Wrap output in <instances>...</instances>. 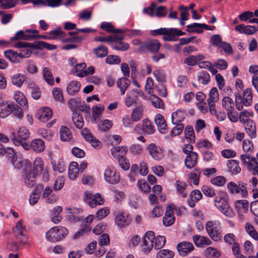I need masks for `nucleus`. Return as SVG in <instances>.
<instances>
[{
  "instance_id": "nucleus-1",
  "label": "nucleus",
  "mask_w": 258,
  "mask_h": 258,
  "mask_svg": "<svg viewBox=\"0 0 258 258\" xmlns=\"http://www.w3.org/2000/svg\"><path fill=\"white\" fill-rule=\"evenodd\" d=\"M23 221L20 220L16 226L13 228V233L15 237L16 241L10 243L12 250H18L20 244L24 245L27 243V236L25 234V226L23 225Z\"/></svg>"
},
{
  "instance_id": "nucleus-2",
  "label": "nucleus",
  "mask_w": 258,
  "mask_h": 258,
  "mask_svg": "<svg viewBox=\"0 0 258 258\" xmlns=\"http://www.w3.org/2000/svg\"><path fill=\"white\" fill-rule=\"evenodd\" d=\"M68 233V230L66 227L55 226L50 228L46 233L45 237L50 242H58L63 240Z\"/></svg>"
},
{
  "instance_id": "nucleus-3",
  "label": "nucleus",
  "mask_w": 258,
  "mask_h": 258,
  "mask_svg": "<svg viewBox=\"0 0 258 258\" xmlns=\"http://www.w3.org/2000/svg\"><path fill=\"white\" fill-rule=\"evenodd\" d=\"M235 105L238 110L242 109L243 105L248 106L252 102V94L251 90L247 88L243 91L242 97L239 92L235 93Z\"/></svg>"
},
{
  "instance_id": "nucleus-4",
  "label": "nucleus",
  "mask_w": 258,
  "mask_h": 258,
  "mask_svg": "<svg viewBox=\"0 0 258 258\" xmlns=\"http://www.w3.org/2000/svg\"><path fill=\"white\" fill-rule=\"evenodd\" d=\"M240 159L247 169L251 172L253 175L258 174V162L255 157L246 153L241 155Z\"/></svg>"
},
{
  "instance_id": "nucleus-5",
  "label": "nucleus",
  "mask_w": 258,
  "mask_h": 258,
  "mask_svg": "<svg viewBox=\"0 0 258 258\" xmlns=\"http://www.w3.org/2000/svg\"><path fill=\"white\" fill-rule=\"evenodd\" d=\"M214 203L215 206L226 216L232 217L234 215L232 209L222 195L217 196L214 199Z\"/></svg>"
},
{
  "instance_id": "nucleus-6",
  "label": "nucleus",
  "mask_w": 258,
  "mask_h": 258,
  "mask_svg": "<svg viewBox=\"0 0 258 258\" xmlns=\"http://www.w3.org/2000/svg\"><path fill=\"white\" fill-rule=\"evenodd\" d=\"M247 183L242 181H238L237 183L230 182L227 187L231 194H240L243 197L247 196Z\"/></svg>"
},
{
  "instance_id": "nucleus-7",
  "label": "nucleus",
  "mask_w": 258,
  "mask_h": 258,
  "mask_svg": "<svg viewBox=\"0 0 258 258\" xmlns=\"http://www.w3.org/2000/svg\"><path fill=\"white\" fill-rule=\"evenodd\" d=\"M84 200L92 208L97 205H103L104 203V199L101 198L100 194L96 193L93 195L88 191L85 192Z\"/></svg>"
},
{
  "instance_id": "nucleus-8",
  "label": "nucleus",
  "mask_w": 258,
  "mask_h": 258,
  "mask_svg": "<svg viewBox=\"0 0 258 258\" xmlns=\"http://www.w3.org/2000/svg\"><path fill=\"white\" fill-rule=\"evenodd\" d=\"M12 164L15 168L22 169L24 172L31 168V162L20 154L15 159H12Z\"/></svg>"
},
{
  "instance_id": "nucleus-9",
  "label": "nucleus",
  "mask_w": 258,
  "mask_h": 258,
  "mask_svg": "<svg viewBox=\"0 0 258 258\" xmlns=\"http://www.w3.org/2000/svg\"><path fill=\"white\" fill-rule=\"evenodd\" d=\"M38 32L37 30L28 29L25 32L20 30L15 34L14 37L11 38V40L12 41L20 39L31 40L34 39L35 34H37Z\"/></svg>"
},
{
  "instance_id": "nucleus-10",
  "label": "nucleus",
  "mask_w": 258,
  "mask_h": 258,
  "mask_svg": "<svg viewBox=\"0 0 258 258\" xmlns=\"http://www.w3.org/2000/svg\"><path fill=\"white\" fill-rule=\"evenodd\" d=\"M155 239L154 233L149 231L146 232L143 239V251L145 253H149L152 249L154 245V239Z\"/></svg>"
},
{
  "instance_id": "nucleus-11",
  "label": "nucleus",
  "mask_w": 258,
  "mask_h": 258,
  "mask_svg": "<svg viewBox=\"0 0 258 258\" xmlns=\"http://www.w3.org/2000/svg\"><path fill=\"white\" fill-rule=\"evenodd\" d=\"M104 177L105 181L110 184H116L120 180L119 173L113 168L107 167L104 171Z\"/></svg>"
},
{
  "instance_id": "nucleus-12",
  "label": "nucleus",
  "mask_w": 258,
  "mask_h": 258,
  "mask_svg": "<svg viewBox=\"0 0 258 258\" xmlns=\"http://www.w3.org/2000/svg\"><path fill=\"white\" fill-rule=\"evenodd\" d=\"M176 248L179 254L183 257L187 255L195 249V247L191 243L186 241L179 243L177 245Z\"/></svg>"
},
{
  "instance_id": "nucleus-13",
  "label": "nucleus",
  "mask_w": 258,
  "mask_h": 258,
  "mask_svg": "<svg viewBox=\"0 0 258 258\" xmlns=\"http://www.w3.org/2000/svg\"><path fill=\"white\" fill-rule=\"evenodd\" d=\"M132 221V217L127 213L121 212L116 215L115 222L120 227H124L130 224Z\"/></svg>"
},
{
  "instance_id": "nucleus-14",
  "label": "nucleus",
  "mask_w": 258,
  "mask_h": 258,
  "mask_svg": "<svg viewBox=\"0 0 258 258\" xmlns=\"http://www.w3.org/2000/svg\"><path fill=\"white\" fill-rule=\"evenodd\" d=\"M141 129L143 133L146 135H152L155 131V128L152 122L148 119H145L142 121V126L137 125L135 126V130Z\"/></svg>"
},
{
  "instance_id": "nucleus-15",
  "label": "nucleus",
  "mask_w": 258,
  "mask_h": 258,
  "mask_svg": "<svg viewBox=\"0 0 258 258\" xmlns=\"http://www.w3.org/2000/svg\"><path fill=\"white\" fill-rule=\"evenodd\" d=\"M42 198L45 199L46 203L51 204L56 202L58 196L57 194L52 192V189L48 186L43 188L42 190Z\"/></svg>"
},
{
  "instance_id": "nucleus-16",
  "label": "nucleus",
  "mask_w": 258,
  "mask_h": 258,
  "mask_svg": "<svg viewBox=\"0 0 258 258\" xmlns=\"http://www.w3.org/2000/svg\"><path fill=\"white\" fill-rule=\"evenodd\" d=\"M14 104L8 101H3L0 103V117L5 118L12 112V109L15 108Z\"/></svg>"
},
{
  "instance_id": "nucleus-17",
  "label": "nucleus",
  "mask_w": 258,
  "mask_h": 258,
  "mask_svg": "<svg viewBox=\"0 0 258 258\" xmlns=\"http://www.w3.org/2000/svg\"><path fill=\"white\" fill-rule=\"evenodd\" d=\"M4 54L11 62L15 63L20 62L24 58L22 52L18 53L11 49L5 51Z\"/></svg>"
},
{
  "instance_id": "nucleus-18",
  "label": "nucleus",
  "mask_w": 258,
  "mask_h": 258,
  "mask_svg": "<svg viewBox=\"0 0 258 258\" xmlns=\"http://www.w3.org/2000/svg\"><path fill=\"white\" fill-rule=\"evenodd\" d=\"M140 95V91L133 89L131 90L127 95L125 99V105L127 107H130L137 103L139 96Z\"/></svg>"
},
{
  "instance_id": "nucleus-19",
  "label": "nucleus",
  "mask_w": 258,
  "mask_h": 258,
  "mask_svg": "<svg viewBox=\"0 0 258 258\" xmlns=\"http://www.w3.org/2000/svg\"><path fill=\"white\" fill-rule=\"evenodd\" d=\"M36 175L32 172L31 169L24 171L23 177L25 185L29 187H33L36 183Z\"/></svg>"
},
{
  "instance_id": "nucleus-20",
  "label": "nucleus",
  "mask_w": 258,
  "mask_h": 258,
  "mask_svg": "<svg viewBox=\"0 0 258 258\" xmlns=\"http://www.w3.org/2000/svg\"><path fill=\"white\" fill-rule=\"evenodd\" d=\"M82 135L84 138L88 142L92 144L93 147L95 148L100 147L101 145L100 142L97 140L90 133L87 128H84L82 131Z\"/></svg>"
},
{
  "instance_id": "nucleus-21",
  "label": "nucleus",
  "mask_w": 258,
  "mask_h": 258,
  "mask_svg": "<svg viewBox=\"0 0 258 258\" xmlns=\"http://www.w3.org/2000/svg\"><path fill=\"white\" fill-rule=\"evenodd\" d=\"M52 111L48 107H44L40 109L36 114L37 118L42 122L47 121L52 116Z\"/></svg>"
},
{
  "instance_id": "nucleus-22",
  "label": "nucleus",
  "mask_w": 258,
  "mask_h": 258,
  "mask_svg": "<svg viewBox=\"0 0 258 258\" xmlns=\"http://www.w3.org/2000/svg\"><path fill=\"white\" fill-rule=\"evenodd\" d=\"M175 221V218L171 205H168L166 208L165 215L163 218V224L165 226H170L172 225Z\"/></svg>"
},
{
  "instance_id": "nucleus-23",
  "label": "nucleus",
  "mask_w": 258,
  "mask_h": 258,
  "mask_svg": "<svg viewBox=\"0 0 258 258\" xmlns=\"http://www.w3.org/2000/svg\"><path fill=\"white\" fill-rule=\"evenodd\" d=\"M154 120L159 131L161 134H165L167 132L168 130L166 121L162 115L157 114L155 116Z\"/></svg>"
},
{
  "instance_id": "nucleus-24",
  "label": "nucleus",
  "mask_w": 258,
  "mask_h": 258,
  "mask_svg": "<svg viewBox=\"0 0 258 258\" xmlns=\"http://www.w3.org/2000/svg\"><path fill=\"white\" fill-rule=\"evenodd\" d=\"M44 186L42 184H39L37 185L36 188L31 194L29 198V203L31 205H35L39 199L40 198V194L42 191Z\"/></svg>"
},
{
  "instance_id": "nucleus-25",
  "label": "nucleus",
  "mask_w": 258,
  "mask_h": 258,
  "mask_svg": "<svg viewBox=\"0 0 258 258\" xmlns=\"http://www.w3.org/2000/svg\"><path fill=\"white\" fill-rule=\"evenodd\" d=\"M29 137V132L28 130L25 128L22 127L19 129L16 134L13 133L11 138L13 141L14 140H25Z\"/></svg>"
},
{
  "instance_id": "nucleus-26",
  "label": "nucleus",
  "mask_w": 258,
  "mask_h": 258,
  "mask_svg": "<svg viewBox=\"0 0 258 258\" xmlns=\"http://www.w3.org/2000/svg\"><path fill=\"white\" fill-rule=\"evenodd\" d=\"M148 149L150 154L155 160H159L162 158V150L154 144H150L148 147Z\"/></svg>"
},
{
  "instance_id": "nucleus-27",
  "label": "nucleus",
  "mask_w": 258,
  "mask_h": 258,
  "mask_svg": "<svg viewBox=\"0 0 258 258\" xmlns=\"http://www.w3.org/2000/svg\"><path fill=\"white\" fill-rule=\"evenodd\" d=\"M235 29L240 33H244L247 35H252L257 31L256 28L255 26L250 25L244 26L243 24L236 25Z\"/></svg>"
},
{
  "instance_id": "nucleus-28",
  "label": "nucleus",
  "mask_w": 258,
  "mask_h": 258,
  "mask_svg": "<svg viewBox=\"0 0 258 258\" xmlns=\"http://www.w3.org/2000/svg\"><path fill=\"white\" fill-rule=\"evenodd\" d=\"M244 123L245 128L247 134L251 138H255L256 134V128L255 123L251 119L247 120Z\"/></svg>"
},
{
  "instance_id": "nucleus-29",
  "label": "nucleus",
  "mask_w": 258,
  "mask_h": 258,
  "mask_svg": "<svg viewBox=\"0 0 258 258\" xmlns=\"http://www.w3.org/2000/svg\"><path fill=\"white\" fill-rule=\"evenodd\" d=\"M198 154L196 152L191 153L186 155L184 163L187 168L191 169L195 167L197 163Z\"/></svg>"
},
{
  "instance_id": "nucleus-30",
  "label": "nucleus",
  "mask_w": 258,
  "mask_h": 258,
  "mask_svg": "<svg viewBox=\"0 0 258 258\" xmlns=\"http://www.w3.org/2000/svg\"><path fill=\"white\" fill-rule=\"evenodd\" d=\"M202 198L201 192L197 189L192 190L190 194V198L187 200V204L189 207L193 208L195 202L199 201Z\"/></svg>"
},
{
  "instance_id": "nucleus-31",
  "label": "nucleus",
  "mask_w": 258,
  "mask_h": 258,
  "mask_svg": "<svg viewBox=\"0 0 258 258\" xmlns=\"http://www.w3.org/2000/svg\"><path fill=\"white\" fill-rule=\"evenodd\" d=\"M80 87L81 84L79 82L73 81L68 84L67 91L69 95L74 96L79 91Z\"/></svg>"
},
{
  "instance_id": "nucleus-32",
  "label": "nucleus",
  "mask_w": 258,
  "mask_h": 258,
  "mask_svg": "<svg viewBox=\"0 0 258 258\" xmlns=\"http://www.w3.org/2000/svg\"><path fill=\"white\" fill-rule=\"evenodd\" d=\"M192 238L195 244L197 246L209 245L212 243V241L207 237L197 235L194 236Z\"/></svg>"
},
{
  "instance_id": "nucleus-33",
  "label": "nucleus",
  "mask_w": 258,
  "mask_h": 258,
  "mask_svg": "<svg viewBox=\"0 0 258 258\" xmlns=\"http://www.w3.org/2000/svg\"><path fill=\"white\" fill-rule=\"evenodd\" d=\"M59 135L60 139L64 142L70 141L73 137L70 129L66 126H61L59 130Z\"/></svg>"
},
{
  "instance_id": "nucleus-34",
  "label": "nucleus",
  "mask_w": 258,
  "mask_h": 258,
  "mask_svg": "<svg viewBox=\"0 0 258 258\" xmlns=\"http://www.w3.org/2000/svg\"><path fill=\"white\" fill-rule=\"evenodd\" d=\"M186 116V113L181 109L173 112L171 115V120L173 124L181 123Z\"/></svg>"
},
{
  "instance_id": "nucleus-35",
  "label": "nucleus",
  "mask_w": 258,
  "mask_h": 258,
  "mask_svg": "<svg viewBox=\"0 0 258 258\" xmlns=\"http://www.w3.org/2000/svg\"><path fill=\"white\" fill-rule=\"evenodd\" d=\"M31 148L35 152H42L45 149L44 143L41 139H34L31 142Z\"/></svg>"
},
{
  "instance_id": "nucleus-36",
  "label": "nucleus",
  "mask_w": 258,
  "mask_h": 258,
  "mask_svg": "<svg viewBox=\"0 0 258 258\" xmlns=\"http://www.w3.org/2000/svg\"><path fill=\"white\" fill-rule=\"evenodd\" d=\"M161 46V44L157 40H153L147 42L145 44V48L151 52L158 51Z\"/></svg>"
},
{
  "instance_id": "nucleus-37",
  "label": "nucleus",
  "mask_w": 258,
  "mask_h": 258,
  "mask_svg": "<svg viewBox=\"0 0 258 258\" xmlns=\"http://www.w3.org/2000/svg\"><path fill=\"white\" fill-rule=\"evenodd\" d=\"M144 108L142 106L135 108L131 113V118L133 122H137L143 117Z\"/></svg>"
},
{
  "instance_id": "nucleus-38",
  "label": "nucleus",
  "mask_w": 258,
  "mask_h": 258,
  "mask_svg": "<svg viewBox=\"0 0 258 258\" xmlns=\"http://www.w3.org/2000/svg\"><path fill=\"white\" fill-rule=\"evenodd\" d=\"M131 82L125 78H121L118 79L116 82L117 87L120 89L121 95L124 94L125 91L130 86Z\"/></svg>"
},
{
  "instance_id": "nucleus-39",
  "label": "nucleus",
  "mask_w": 258,
  "mask_h": 258,
  "mask_svg": "<svg viewBox=\"0 0 258 258\" xmlns=\"http://www.w3.org/2000/svg\"><path fill=\"white\" fill-rule=\"evenodd\" d=\"M79 171V164L76 162H72L69 166V177L71 179H75Z\"/></svg>"
},
{
  "instance_id": "nucleus-40",
  "label": "nucleus",
  "mask_w": 258,
  "mask_h": 258,
  "mask_svg": "<svg viewBox=\"0 0 258 258\" xmlns=\"http://www.w3.org/2000/svg\"><path fill=\"white\" fill-rule=\"evenodd\" d=\"M187 27V31L188 32H197V33H201L203 32V30H199L198 29H194L193 28H200L202 29H205L206 30H209L210 29V26L205 24H199L197 23H194L190 25H188L186 26Z\"/></svg>"
},
{
  "instance_id": "nucleus-41",
  "label": "nucleus",
  "mask_w": 258,
  "mask_h": 258,
  "mask_svg": "<svg viewBox=\"0 0 258 258\" xmlns=\"http://www.w3.org/2000/svg\"><path fill=\"white\" fill-rule=\"evenodd\" d=\"M229 171L233 174H237L241 171V168L239 165V162L235 160H230L228 164Z\"/></svg>"
},
{
  "instance_id": "nucleus-42",
  "label": "nucleus",
  "mask_w": 258,
  "mask_h": 258,
  "mask_svg": "<svg viewBox=\"0 0 258 258\" xmlns=\"http://www.w3.org/2000/svg\"><path fill=\"white\" fill-rule=\"evenodd\" d=\"M42 73L45 81L50 85H53L54 84V79L50 70L47 67H45L43 69Z\"/></svg>"
},
{
  "instance_id": "nucleus-43",
  "label": "nucleus",
  "mask_w": 258,
  "mask_h": 258,
  "mask_svg": "<svg viewBox=\"0 0 258 258\" xmlns=\"http://www.w3.org/2000/svg\"><path fill=\"white\" fill-rule=\"evenodd\" d=\"M258 17V9L254 11V13L250 11H245L238 16V18L241 21H246L252 18L253 16Z\"/></svg>"
},
{
  "instance_id": "nucleus-44",
  "label": "nucleus",
  "mask_w": 258,
  "mask_h": 258,
  "mask_svg": "<svg viewBox=\"0 0 258 258\" xmlns=\"http://www.w3.org/2000/svg\"><path fill=\"white\" fill-rule=\"evenodd\" d=\"M72 120L76 127L79 129L82 128L84 124L83 118L82 115L77 112H74L72 117Z\"/></svg>"
},
{
  "instance_id": "nucleus-45",
  "label": "nucleus",
  "mask_w": 258,
  "mask_h": 258,
  "mask_svg": "<svg viewBox=\"0 0 258 258\" xmlns=\"http://www.w3.org/2000/svg\"><path fill=\"white\" fill-rule=\"evenodd\" d=\"M43 162L40 158H36L33 162V173L37 175L43 169Z\"/></svg>"
},
{
  "instance_id": "nucleus-46",
  "label": "nucleus",
  "mask_w": 258,
  "mask_h": 258,
  "mask_svg": "<svg viewBox=\"0 0 258 258\" xmlns=\"http://www.w3.org/2000/svg\"><path fill=\"white\" fill-rule=\"evenodd\" d=\"M175 28L167 29V31L166 32V34L163 36V39L165 41H176L178 39V37H176Z\"/></svg>"
},
{
  "instance_id": "nucleus-47",
  "label": "nucleus",
  "mask_w": 258,
  "mask_h": 258,
  "mask_svg": "<svg viewBox=\"0 0 258 258\" xmlns=\"http://www.w3.org/2000/svg\"><path fill=\"white\" fill-rule=\"evenodd\" d=\"M93 52L97 57L102 58L107 55L108 49L105 46L100 45L93 49Z\"/></svg>"
},
{
  "instance_id": "nucleus-48",
  "label": "nucleus",
  "mask_w": 258,
  "mask_h": 258,
  "mask_svg": "<svg viewBox=\"0 0 258 258\" xmlns=\"http://www.w3.org/2000/svg\"><path fill=\"white\" fill-rule=\"evenodd\" d=\"M235 104L232 99L229 97H224L222 99V106L227 110V112L234 110Z\"/></svg>"
},
{
  "instance_id": "nucleus-49",
  "label": "nucleus",
  "mask_w": 258,
  "mask_h": 258,
  "mask_svg": "<svg viewBox=\"0 0 258 258\" xmlns=\"http://www.w3.org/2000/svg\"><path fill=\"white\" fill-rule=\"evenodd\" d=\"M205 254L208 258H217L221 256V252L215 248L209 247L205 250Z\"/></svg>"
},
{
  "instance_id": "nucleus-50",
  "label": "nucleus",
  "mask_w": 258,
  "mask_h": 258,
  "mask_svg": "<svg viewBox=\"0 0 258 258\" xmlns=\"http://www.w3.org/2000/svg\"><path fill=\"white\" fill-rule=\"evenodd\" d=\"M49 34L50 35L49 36V39H56L58 37L66 36L65 33L61 30L60 27H58L55 29L50 31Z\"/></svg>"
},
{
  "instance_id": "nucleus-51",
  "label": "nucleus",
  "mask_w": 258,
  "mask_h": 258,
  "mask_svg": "<svg viewBox=\"0 0 258 258\" xmlns=\"http://www.w3.org/2000/svg\"><path fill=\"white\" fill-rule=\"evenodd\" d=\"M14 99L16 101L22 106H25L27 104V100L25 95L21 92H16L14 95Z\"/></svg>"
},
{
  "instance_id": "nucleus-52",
  "label": "nucleus",
  "mask_w": 258,
  "mask_h": 258,
  "mask_svg": "<svg viewBox=\"0 0 258 258\" xmlns=\"http://www.w3.org/2000/svg\"><path fill=\"white\" fill-rule=\"evenodd\" d=\"M19 0H0V7L4 9H9L14 7Z\"/></svg>"
},
{
  "instance_id": "nucleus-53",
  "label": "nucleus",
  "mask_w": 258,
  "mask_h": 258,
  "mask_svg": "<svg viewBox=\"0 0 258 258\" xmlns=\"http://www.w3.org/2000/svg\"><path fill=\"white\" fill-rule=\"evenodd\" d=\"M149 100L155 108H162L163 106L164 103L162 100L155 95H151Z\"/></svg>"
},
{
  "instance_id": "nucleus-54",
  "label": "nucleus",
  "mask_w": 258,
  "mask_h": 258,
  "mask_svg": "<svg viewBox=\"0 0 258 258\" xmlns=\"http://www.w3.org/2000/svg\"><path fill=\"white\" fill-rule=\"evenodd\" d=\"M128 149L126 146L117 147L111 149V152L113 156H115L116 154L119 153L118 158H121V156L125 155L127 152Z\"/></svg>"
},
{
  "instance_id": "nucleus-55",
  "label": "nucleus",
  "mask_w": 258,
  "mask_h": 258,
  "mask_svg": "<svg viewBox=\"0 0 258 258\" xmlns=\"http://www.w3.org/2000/svg\"><path fill=\"white\" fill-rule=\"evenodd\" d=\"M174 252L168 249H162L157 253L156 258H172Z\"/></svg>"
},
{
  "instance_id": "nucleus-56",
  "label": "nucleus",
  "mask_w": 258,
  "mask_h": 258,
  "mask_svg": "<svg viewBox=\"0 0 258 258\" xmlns=\"http://www.w3.org/2000/svg\"><path fill=\"white\" fill-rule=\"evenodd\" d=\"M166 242V238L163 236H157L154 239V243L155 248L156 249H159L162 248Z\"/></svg>"
},
{
  "instance_id": "nucleus-57",
  "label": "nucleus",
  "mask_w": 258,
  "mask_h": 258,
  "mask_svg": "<svg viewBox=\"0 0 258 258\" xmlns=\"http://www.w3.org/2000/svg\"><path fill=\"white\" fill-rule=\"evenodd\" d=\"M12 83L19 87H21L25 81V77L20 74L14 75L12 77Z\"/></svg>"
},
{
  "instance_id": "nucleus-58",
  "label": "nucleus",
  "mask_w": 258,
  "mask_h": 258,
  "mask_svg": "<svg viewBox=\"0 0 258 258\" xmlns=\"http://www.w3.org/2000/svg\"><path fill=\"white\" fill-rule=\"evenodd\" d=\"M245 230L247 233L254 239H258V234L254 227L249 223H247L245 225Z\"/></svg>"
},
{
  "instance_id": "nucleus-59",
  "label": "nucleus",
  "mask_w": 258,
  "mask_h": 258,
  "mask_svg": "<svg viewBox=\"0 0 258 258\" xmlns=\"http://www.w3.org/2000/svg\"><path fill=\"white\" fill-rule=\"evenodd\" d=\"M198 81L202 84L207 85L210 81V76L206 72H201L198 77Z\"/></svg>"
},
{
  "instance_id": "nucleus-60",
  "label": "nucleus",
  "mask_w": 258,
  "mask_h": 258,
  "mask_svg": "<svg viewBox=\"0 0 258 258\" xmlns=\"http://www.w3.org/2000/svg\"><path fill=\"white\" fill-rule=\"evenodd\" d=\"M101 28L104 29L109 32L114 33H122V30L121 29H114L113 26L110 23L103 22L101 25Z\"/></svg>"
},
{
  "instance_id": "nucleus-61",
  "label": "nucleus",
  "mask_w": 258,
  "mask_h": 258,
  "mask_svg": "<svg viewBox=\"0 0 258 258\" xmlns=\"http://www.w3.org/2000/svg\"><path fill=\"white\" fill-rule=\"evenodd\" d=\"M219 100V94L216 88H213L209 93V98L208 102H216Z\"/></svg>"
},
{
  "instance_id": "nucleus-62",
  "label": "nucleus",
  "mask_w": 258,
  "mask_h": 258,
  "mask_svg": "<svg viewBox=\"0 0 258 258\" xmlns=\"http://www.w3.org/2000/svg\"><path fill=\"white\" fill-rule=\"evenodd\" d=\"M112 126V123L111 121L108 119H105L100 123L98 127L100 131L106 132L109 130Z\"/></svg>"
},
{
  "instance_id": "nucleus-63",
  "label": "nucleus",
  "mask_w": 258,
  "mask_h": 258,
  "mask_svg": "<svg viewBox=\"0 0 258 258\" xmlns=\"http://www.w3.org/2000/svg\"><path fill=\"white\" fill-rule=\"evenodd\" d=\"M184 134L186 138L189 139L190 142H195V136L193 128L191 126H187L185 128Z\"/></svg>"
},
{
  "instance_id": "nucleus-64",
  "label": "nucleus",
  "mask_w": 258,
  "mask_h": 258,
  "mask_svg": "<svg viewBox=\"0 0 258 258\" xmlns=\"http://www.w3.org/2000/svg\"><path fill=\"white\" fill-rule=\"evenodd\" d=\"M110 213L109 209L108 207H104L100 209L96 214V218L98 219H102L106 217Z\"/></svg>"
}]
</instances>
